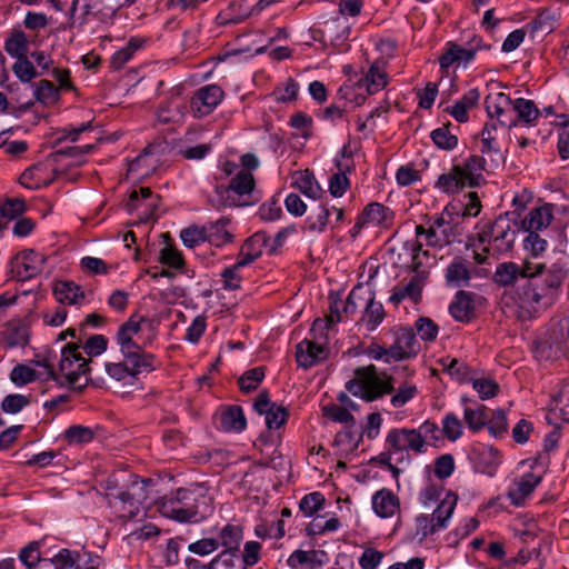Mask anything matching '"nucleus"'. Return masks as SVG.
Listing matches in <instances>:
<instances>
[{
    "instance_id": "obj_1",
    "label": "nucleus",
    "mask_w": 569,
    "mask_h": 569,
    "mask_svg": "<svg viewBox=\"0 0 569 569\" xmlns=\"http://www.w3.org/2000/svg\"><path fill=\"white\" fill-rule=\"evenodd\" d=\"M346 389L367 402L382 398L385 395H392L390 403L393 408H401L418 395L415 383L406 381L398 388L393 386V378L387 373H378L376 366L357 368L355 378L346 383Z\"/></svg>"
},
{
    "instance_id": "obj_2",
    "label": "nucleus",
    "mask_w": 569,
    "mask_h": 569,
    "mask_svg": "<svg viewBox=\"0 0 569 569\" xmlns=\"http://www.w3.org/2000/svg\"><path fill=\"white\" fill-rule=\"evenodd\" d=\"M210 498L189 489H178L172 497H164L159 502L163 517L179 522H199L212 511Z\"/></svg>"
},
{
    "instance_id": "obj_3",
    "label": "nucleus",
    "mask_w": 569,
    "mask_h": 569,
    "mask_svg": "<svg viewBox=\"0 0 569 569\" xmlns=\"http://www.w3.org/2000/svg\"><path fill=\"white\" fill-rule=\"evenodd\" d=\"M150 323L144 317L132 315L122 323L116 335L117 343L123 359L133 361L136 367H151L154 357L143 351L142 347L134 340L141 331L142 325Z\"/></svg>"
},
{
    "instance_id": "obj_4",
    "label": "nucleus",
    "mask_w": 569,
    "mask_h": 569,
    "mask_svg": "<svg viewBox=\"0 0 569 569\" xmlns=\"http://www.w3.org/2000/svg\"><path fill=\"white\" fill-rule=\"evenodd\" d=\"M417 347L418 342L413 330L410 328H399L396 331L395 342L389 348L371 342L366 353L373 360L391 363L415 357L417 355Z\"/></svg>"
},
{
    "instance_id": "obj_5",
    "label": "nucleus",
    "mask_w": 569,
    "mask_h": 569,
    "mask_svg": "<svg viewBox=\"0 0 569 569\" xmlns=\"http://www.w3.org/2000/svg\"><path fill=\"white\" fill-rule=\"evenodd\" d=\"M79 345L70 342L61 350V360L59 363L60 372L66 379L69 388L81 391L89 382V360L84 359L79 351Z\"/></svg>"
},
{
    "instance_id": "obj_6",
    "label": "nucleus",
    "mask_w": 569,
    "mask_h": 569,
    "mask_svg": "<svg viewBox=\"0 0 569 569\" xmlns=\"http://www.w3.org/2000/svg\"><path fill=\"white\" fill-rule=\"evenodd\" d=\"M254 178L250 171L240 169L228 186H218L216 194L217 206L243 207L253 203Z\"/></svg>"
},
{
    "instance_id": "obj_7",
    "label": "nucleus",
    "mask_w": 569,
    "mask_h": 569,
    "mask_svg": "<svg viewBox=\"0 0 569 569\" xmlns=\"http://www.w3.org/2000/svg\"><path fill=\"white\" fill-rule=\"evenodd\" d=\"M420 253L423 256H428L429 252L427 250H422V242L417 241L411 246V256H412V268L417 272L407 284L397 286L393 288L392 293L389 298V301L396 306H398L405 299H410L413 302H418L421 298V291L425 286V280L427 274L425 271H419L422 262L420 261Z\"/></svg>"
},
{
    "instance_id": "obj_8",
    "label": "nucleus",
    "mask_w": 569,
    "mask_h": 569,
    "mask_svg": "<svg viewBox=\"0 0 569 569\" xmlns=\"http://www.w3.org/2000/svg\"><path fill=\"white\" fill-rule=\"evenodd\" d=\"M481 244H490L495 253L501 254L512 249L516 229L507 217L497 218L488 229L478 234Z\"/></svg>"
},
{
    "instance_id": "obj_9",
    "label": "nucleus",
    "mask_w": 569,
    "mask_h": 569,
    "mask_svg": "<svg viewBox=\"0 0 569 569\" xmlns=\"http://www.w3.org/2000/svg\"><path fill=\"white\" fill-rule=\"evenodd\" d=\"M351 24L347 18L336 16L323 22L322 28L312 29V39L323 46H331L342 51L349 40Z\"/></svg>"
},
{
    "instance_id": "obj_10",
    "label": "nucleus",
    "mask_w": 569,
    "mask_h": 569,
    "mask_svg": "<svg viewBox=\"0 0 569 569\" xmlns=\"http://www.w3.org/2000/svg\"><path fill=\"white\" fill-rule=\"evenodd\" d=\"M386 446L390 452L397 453L411 451L419 455L426 451L423 440L420 438V435L416 429L408 428H396L390 430L386 438Z\"/></svg>"
},
{
    "instance_id": "obj_11",
    "label": "nucleus",
    "mask_w": 569,
    "mask_h": 569,
    "mask_svg": "<svg viewBox=\"0 0 569 569\" xmlns=\"http://www.w3.org/2000/svg\"><path fill=\"white\" fill-rule=\"evenodd\" d=\"M223 96V90L217 84H207L199 88L190 101L193 116L201 118L210 114L222 101Z\"/></svg>"
},
{
    "instance_id": "obj_12",
    "label": "nucleus",
    "mask_w": 569,
    "mask_h": 569,
    "mask_svg": "<svg viewBox=\"0 0 569 569\" xmlns=\"http://www.w3.org/2000/svg\"><path fill=\"white\" fill-rule=\"evenodd\" d=\"M360 300H363V288L361 286L355 287L348 295L346 301L335 299L330 303V313L327 320L330 325L342 321L355 315L360 306Z\"/></svg>"
},
{
    "instance_id": "obj_13",
    "label": "nucleus",
    "mask_w": 569,
    "mask_h": 569,
    "mask_svg": "<svg viewBox=\"0 0 569 569\" xmlns=\"http://www.w3.org/2000/svg\"><path fill=\"white\" fill-rule=\"evenodd\" d=\"M47 258L34 251L24 250L14 258V272L17 277L24 281L39 274L43 270Z\"/></svg>"
},
{
    "instance_id": "obj_14",
    "label": "nucleus",
    "mask_w": 569,
    "mask_h": 569,
    "mask_svg": "<svg viewBox=\"0 0 569 569\" xmlns=\"http://www.w3.org/2000/svg\"><path fill=\"white\" fill-rule=\"evenodd\" d=\"M546 419L556 427L569 422V382L562 383L552 395Z\"/></svg>"
},
{
    "instance_id": "obj_15",
    "label": "nucleus",
    "mask_w": 569,
    "mask_h": 569,
    "mask_svg": "<svg viewBox=\"0 0 569 569\" xmlns=\"http://www.w3.org/2000/svg\"><path fill=\"white\" fill-rule=\"evenodd\" d=\"M471 278V263L460 256L455 257L445 270L446 286L449 288L468 287Z\"/></svg>"
},
{
    "instance_id": "obj_16",
    "label": "nucleus",
    "mask_w": 569,
    "mask_h": 569,
    "mask_svg": "<svg viewBox=\"0 0 569 569\" xmlns=\"http://www.w3.org/2000/svg\"><path fill=\"white\" fill-rule=\"evenodd\" d=\"M471 459L476 470L488 476H493L501 462L499 451L485 445H478L471 450Z\"/></svg>"
},
{
    "instance_id": "obj_17",
    "label": "nucleus",
    "mask_w": 569,
    "mask_h": 569,
    "mask_svg": "<svg viewBox=\"0 0 569 569\" xmlns=\"http://www.w3.org/2000/svg\"><path fill=\"white\" fill-rule=\"evenodd\" d=\"M511 114L507 128L517 127L519 124L533 126L540 112L532 100L518 98L512 100Z\"/></svg>"
},
{
    "instance_id": "obj_18",
    "label": "nucleus",
    "mask_w": 569,
    "mask_h": 569,
    "mask_svg": "<svg viewBox=\"0 0 569 569\" xmlns=\"http://www.w3.org/2000/svg\"><path fill=\"white\" fill-rule=\"evenodd\" d=\"M485 106L490 119L496 118L501 126L507 127L512 109V99L508 94L503 92L488 94Z\"/></svg>"
},
{
    "instance_id": "obj_19",
    "label": "nucleus",
    "mask_w": 569,
    "mask_h": 569,
    "mask_svg": "<svg viewBox=\"0 0 569 569\" xmlns=\"http://www.w3.org/2000/svg\"><path fill=\"white\" fill-rule=\"evenodd\" d=\"M327 358V350L322 345L305 339L297 345L296 360L299 367L309 369Z\"/></svg>"
},
{
    "instance_id": "obj_20",
    "label": "nucleus",
    "mask_w": 569,
    "mask_h": 569,
    "mask_svg": "<svg viewBox=\"0 0 569 569\" xmlns=\"http://www.w3.org/2000/svg\"><path fill=\"white\" fill-rule=\"evenodd\" d=\"M343 160L337 161L338 172L333 173L329 179V190L333 197H341L347 188L349 187V180L347 178V171L352 166L351 152L348 151V147H343L341 150Z\"/></svg>"
},
{
    "instance_id": "obj_21",
    "label": "nucleus",
    "mask_w": 569,
    "mask_h": 569,
    "mask_svg": "<svg viewBox=\"0 0 569 569\" xmlns=\"http://www.w3.org/2000/svg\"><path fill=\"white\" fill-rule=\"evenodd\" d=\"M543 284H540L539 279L536 282H530V288L525 290V301L530 303H540L552 290L559 288L561 277L557 272H548L545 277Z\"/></svg>"
},
{
    "instance_id": "obj_22",
    "label": "nucleus",
    "mask_w": 569,
    "mask_h": 569,
    "mask_svg": "<svg viewBox=\"0 0 569 569\" xmlns=\"http://www.w3.org/2000/svg\"><path fill=\"white\" fill-rule=\"evenodd\" d=\"M388 83V76L379 62H373L365 76L357 82L359 89H365L368 94H375Z\"/></svg>"
},
{
    "instance_id": "obj_23",
    "label": "nucleus",
    "mask_w": 569,
    "mask_h": 569,
    "mask_svg": "<svg viewBox=\"0 0 569 569\" xmlns=\"http://www.w3.org/2000/svg\"><path fill=\"white\" fill-rule=\"evenodd\" d=\"M475 51L469 49L467 46H459L453 42L447 44L445 53L439 58L441 69H448L449 67L457 64H468L475 59Z\"/></svg>"
},
{
    "instance_id": "obj_24",
    "label": "nucleus",
    "mask_w": 569,
    "mask_h": 569,
    "mask_svg": "<svg viewBox=\"0 0 569 569\" xmlns=\"http://www.w3.org/2000/svg\"><path fill=\"white\" fill-rule=\"evenodd\" d=\"M270 242V238L266 232L259 231L249 237L241 247L239 252V259H242L248 264L252 263L257 260L262 253L263 250H268V246Z\"/></svg>"
},
{
    "instance_id": "obj_25",
    "label": "nucleus",
    "mask_w": 569,
    "mask_h": 569,
    "mask_svg": "<svg viewBox=\"0 0 569 569\" xmlns=\"http://www.w3.org/2000/svg\"><path fill=\"white\" fill-rule=\"evenodd\" d=\"M473 293L460 290L449 306L450 315L460 322H469L475 316Z\"/></svg>"
},
{
    "instance_id": "obj_26",
    "label": "nucleus",
    "mask_w": 569,
    "mask_h": 569,
    "mask_svg": "<svg viewBox=\"0 0 569 569\" xmlns=\"http://www.w3.org/2000/svg\"><path fill=\"white\" fill-rule=\"evenodd\" d=\"M159 197L152 196V191L148 187H141L139 190H133L127 202V208L129 211L137 210L141 207L146 209L147 220L153 216L154 210L158 207Z\"/></svg>"
},
{
    "instance_id": "obj_27",
    "label": "nucleus",
    "mask_w": 569,
    "mask_h": 569,
    "mask_svg": "<svg viewBox=\"0 0 569 569\" xmlns=\"http://www.w3.org/2000/svg\"><path fill=\"white\" fill-rule=\"evenodd\" d=\"M399 506V498L389 489L382 488L372 496V508L381 518L392 517Z\"/></svg>"
},
{
    "instance_id": "obj_28",
    "label": "nucleus",
    "mask_w": 569,
    "mask_h": 569,
    "mask_svg": "<svg viewBox=\"0 0 569 569\" xmlns=\"http://www.w3.org/2000/svg\"><path fill=\"white\" fill-rule=\"evenodd\" d=\"M392 220V212L382 203H369L362 214L359 217L355 228H361L366 224L380 226Z\"/></svg>"
},
{
    "instance_id": "obj_29",
    "label": "nucleus",
    "mask_w": 569,
    "mask_h": 569,
    "mask_svg": "<svg viewBox=\"0 0 569 569\" xmlns=\"http://www.w3.org/2000/svg\"><path fill=\"white\" fill-rule=\"evenodd\" d=\"M540 477L532 472H527L519 480L515 481L513 487L508 491V497L511 499L513 505L520 506L540 483Z\"/></svg>"
},
{
    "instance_id": "obj_30",
    "label": "nucleus",
    "mask_w": 569,
    "mask_h": 569,
    "mask_svg": "<svg viewBox=\"0 0 569 569\" xmlns=\"http://www.w3.org/2000/svg\"><path fill=\"white\" fill-rule=\"evenodd\" d=\"M367 297H363V300H360V303H365V311L361 317V322H363L368 330H375L385 318V309L382 303L376 301L372 292L367 291Z\"/></svg>"
},
{
    "instance_id": "obj_31",
    "label": "nucleus",
    "mask_w": 569,
    "mask_h": 569,
    "mask_svg": "<svg viewBox=\"0 0 569 569\" xmlns=\"http://www.w3.org/2000/svg\"><path fill=\"white\" fill-rule=\"evenodd\" d=\"M1 333L10 348L26 346L30 336L29 327L22 320L7 322Z\"/></svg>"
},
{
    "instance_id": "obj_32",
    "label": "nucleus",
    "mask_w": 569,
    "mask_h": 569,
    "mask_svg": "<svg viewBox=\"0 0 569 569\" xmlns=\"http://www.w3.org/2000/svg\"><path fill=\"white\" fill-rule=\"evenodd\" d=\"M153 370L151 367H136L133 361L123 360L121 362H108L106 363V371L112 379L117 381H126L129 378H134L141 372H148Z\"/></svg>"
},
{
    "instance_id": "obj_33",
    "label": "nucleus",
    "mask_w": 569,
    "mask_h": 569,
    "mask_svg": "<svg viewBox=\"0 0 569 569\" xmlns=\"http://www.w3.org/2000/svg\"><path fill=\"white\" fill-rule=\"evenodd\" d=\"M486 160L481 156L472 154L465 160L463 163L458 164L462 171L465 182L468 187L473 188L479 186L482 180V172L485 170Z\"/></svg>"
},
{
    "instance_id": "obj_34",
    "label": "nucleus",
    "mask_w": 569,
    "mask_h": 569,
    "mask_svg": "<svg viewBox=\"0 0 569 569\" xmlns=\"http://www.w3.org/2000/svg\"><path fill=\"white\" fill-rule=\"evenodd\" d=\"M533 352L538 360L545 361L555 360L567 355L549 332L535 342Z\"/></svg>"
},
{
    "instance_id": "obj_35",
    "label": "nucleus",
    "mask_w": 569,
    "mask_h": 569,
    "mask_svg": "<svg viewBox=\"0 0 569 569\" xmlns=\"http://www.w3.org/2000/svg\"><path fill=\"white\" fill-rule=\"evenodd\" d=\"M435 187L445 193H456L468 184L465 182L460 167L455 164L449 172L439 176Z\"/></svg>"
},
{
    "instance_id": "obj_36",
    "label": "nucleus",
    "mask_w": 569,
    "mask_h": 569,
    "mask_svg": "<svg viewBox=\"0 0 569 569\" xmlns=\"http://www.w3.org/2000/svg\"><path fill=\"white\" fill-rule=\"evenodd\" d=\"M220 425L224 431L241 432L247 427L243 410L239 406H229L221 411Z\"/></svg>"
},
{
    "instance_id": "obj_37",
    "label": "nucleus",
    "mask_w": 569,
    "mask_h": 569,
    "mask_svg": "<svg viewBox=\"0 0 569 569\" xmlns=\"http://www.w3.org/2000/svg\"><path fill=\"white\" fill-rule=\"evenodd\" d=\"M53 293L60 303L79 305L84 299V292L81 287L72 281H58Z\"/></svg>"
},
{
    "instance_id": "obj_38",
    "label": "nucleus",
    "mask_w": 569,
    "mask_h": 569,
    "mask_svg": "<svg viewBox=\"0 0 569 569\" xmlns=\"http://www.w3.org/2000/svg\"><path fill=\"white\" fill-rule=\"evenodd\" d=\"M416 236L425 237V242L429 247H443L451 242V228H426L422 224L416 226Z\"/></svg>"
},
{
    "instance_id": "obj_39",
    "label": "nucleus",
    "mask_w": 569,
    "mask_h": 569,
    "mask_svg": "<svg viewBox=\"0 0 569 569\" xmlns=\"http://www.w3.org/2000/svg\"><path fill=\"white\" fill-rule=\"evenodd\" d=\"M552 214L547 207L533 208L522 220V228L528 232H538L550 224Z\"/></svg>"
},
{
    "instance_id": "obj_40",
    "label": "nucleus",
    "mask_w": 569,
    "mask_h": 569,
    "mask_svg": "<svg viewBox=\"0 0 569 569\" xmlns=\"http://www.w3.org/2000/svg\"><path fill=\"white\" fill-rule=\"evenodd\" d=\"M292 184L305 196L313 200H316L322 191L313 173L309 170L296 172Z\"/></svg>"
},
{
    "instance_id": "obj_41",
    "label": "nucleus",
    "mask_w": 569,
    "mask_h": 569,
    "mask_svg": "<svg viewBox=\"0 0 569 569\" xmlns=\"http://www.w3.org/2000/svg\"><path fill=\"white\" fill-rule=\"evenodd\" d=\"M229 222V218L222 217L218 219L216 222L206 226L207 239L211 244L216 247H221L232 241V234L226 229Z\"/></svg>"
},
{
    "instance_id": "obj_42",
    "label": "nucleus",
    "mask_w": 569,
    "mask_h": 569,
    "mask_svg": "<svg viewBox=\"0 0 569 569\" xmlns=\"http://www.w3.org/2000/svg\"><path fill=\"white\" fill-rule=\"evenodd\" d=\"M330 209L325 203H315L306 220V228L311 232H322L328 223Z\"/></svg>"
},
{
    "instance_id": "obj_43",
    "label": "nucleus",
    "mask_w": 569,
    "mask_h": 569,
    "mask_svg": "<svg viewBox=\"0 0 569 569\" xmlns=\"http://www.w3.org/2000/svg\"><path fill=\"white\" fill-rule=\"evenodd\" d=\"M520 266L516 262H502L496 268L493 280L502 287L513 286L520 276Z\"/></svg>"
},
{
    "instance_id": "obj_44",
    "label": "nucleus",
    "mask_w": 569,
    "mask_h": 569,
    "mask_svg": "<svg viewBox=\"0 0 569 569\" xmlns=\"http://www.w3.org/2000/svg\"><path fill=\"white\" fill-rule=\"evenodd\" d=\"M456 505L457 496L448 492L431 515V517L435 518L436 526H438V528L443 529L447 527V522L451 518Z\"/></svg>"
},
{
    "instance_id": "obj_45",
    "label": "nucleus",
    "mask_w": 569,
    "mask_h": 569,
    "mask_svg": "<svg viewBox=\"0 0 569 569\" xmlns=\"http://www.w3.org/2000/svg\"><path fill=\"white\" fill-rule=\"evenodd\" d=\"M242 540V528L238 525L228 523L219 533V546L224 550L239 551V546Z\"/></svg>"
},
{
    "instance_id": "obj_46",
    "label": "nucleus",
    "mask_w": 569,
    "mask_h": 569,
    "mask_svg": "<svg viewBox=\"0 0 569 569\" xmlns=\"http://www.w3.org/2000/svg\"><path fill=\"white\" fill-rule=\"evenodd\" d=\"M463 419L470 430L479 431L487 425L488 409L483 405H479L476 408L466 407Z\"/></svg>"
},
{
    "instance_id": "obj_47",
    "label": "nucleus",
    "mask_w": 569,
    "mask_h": 569,
    "mask_svg": "<svg viewBox=\"0 0 569 569\" xmlns=\"http://www.w3.org/2000/svg\"><path fill=\"white\" fill-rule=\"evenodd\" d=\"M118 498L123 506H129L128 513L132 518L138 513V505L144 498L143 487L137 482L132 485L131 491H120Z\"/></svg>"
},
{
    "instance_id": "obj_48",
    "label": "nucleus",
    "mask_w": 569,
    "mask_h": 569,
    "mask_svg": "<svg viewBox=\"0 0 569 569\" xmlns=\"http://www.w3.org/2000/svg\"><path fill=\"white\" fill-rule=\"evenodd\" d=\"M142 39L132 38L129 42L118 51H116L111 58V64L114 69H121L133 56V53L143 46Z\"/></svg>"
},
{
    "instance_id": "obj_49",
    "label": "nucleus",
    "mask_w": 569,
    "mask_h": 569,
    "mask_svg": "<svg viewBox=\"0 0 569 569\" xmlns=\"http://www.w3.org/2000/svg\"><path fill=\"white\" fill-rule=\"evenodd\" d=\"M27 49L28 39L26 34L20 30L13 31L6 40L4 50L9 56L13 58L19 59L26 57Z\"/></svg>"
},
{
    "instance_id": "obj_50",
    "label": "nucleus",
    "mask_w": 569,
    "mask_h": 569,
    "mask_svg": "<svg viewBox=\"0 0 569 569\" xmlns=\"http://www.w3.org/2000/svg\"><path fill=\"white\" fill-rule=\"evenodd\" d=\"M430 137L433 143L442 150H453L458 144V138L451 133L448 124L432 130Z\"/></svg>"
},
{
    "instance_id": "obj_51",
    "label": "nucleus",
    "mask_w": 569,
    "mask_h": 569,
    "mask_svg": "<svg viewBox=\"0 0 569 569\" xmlns=\"http://www.w3.org/2000/svg\"><path fill=\"white\" fill-rule=\"evenodd\" d=\"M36 99L43 104H53L60 98L57 87L49 80H40L34 90Z\"/></svg>"
},
{
    "instance_id": "obj_52",
    "label": "nucleus",
    "mask_w": 569,
    "mask_h": 569,
    "mask_svg": "<svg viewBox=\"0 0 569 569\" xmlns=\"http://www.w3.org/2000/svg\"><path fill=\"white\" fill-rule=\"evenodd\" d=\"M264 378V368L256 367L246 371L239 379L238 385L241 391L248 393L256 390Z\"/></svg>"
},
{
    "instance_id": "obj_53",
    "label": "nucleus",
    "mask_w": 569,
    "mask_h": 569,
    "mask_svg": "<svg viewBox=\"0 0 569 569\" xmlns=\"http://www.w3.org/2000/svg\"><path fill=\"white\" fill-rule=\"evenodd\" d=\"M248 266L246 261L242 259L237 260L234 264L229 268H226L221 274L223 280V288L228 290H237L240 288V282L242 277L239 273V270L243 267Z\"/></svg>"
},
{
    "instance_id": "obj_54",
    "label": "nucleus",
    "mask_w": 569,
    "mask_h": 569,
    "mask_svg": "<svg viewBox=\"0 0 569 569\" xmlns=\"http://www.w3.org/2000/svg\"><path fill=\"white\" fill-rule=\"evenodd\" d=\"M93 437V430L81 425L71 426L64 431V439L70 445L88 443Z\"/></svg>"
},
{
    "instance_id": "obj_55",
    "label": "nucleus",
    "mask_w": 569,
    "mask_h": 569,
    "mask_svg": "<svg viewBox=\"0 0 569 569\" xmlns=\"http://www.w3.org/2000/svg\"><path fill=\"white\" fill-rule=\"evenodd\" d=\"M180 238L183 244L188 248H193L207 239V227L191 226L180 232Z\"/></svg>"
},
{
    "instance_id": "obj_56",
    "label": "nucleus",
    "mask_w": 569,
    "mask_h": 569,
    "mask_svg": "<svg viewBox=\"0 0 569 569\" xmlns=\"http://www.w3.org/2000/svg\"><path fill=\"white\" fill-rule=\"evenodd\" d=\"M41 167L40 166H33L29 169H27L21 176H20V183L28 188V189H38L42 186H49L53 179L46 180L40 177Z\"/></svg>"
},
{
    "instance_id": "obj_57",
    "label": "nucleus",
    "mask_w": 569,
    "mask_h": 569,
    "mask_svg": "<svg viewBox=\"0 0 569 569\" xmlns=\"http://www.w3.org/2000/svg\"><path fill=\"white\" fill-rule=\"evenodd\" d=\"M12 71L21 82H30L39 76L34 66L27 57L17 59L12 66Z\"/></svg>"
},
{
    "instance_id": "obj_58",
    "label": "nucleus",
    "mask_w": 569,
    "mask_h": 569,
    "mask_svg": "<svg viewBox=\"0 0 569 569\" xmlns=\"http://www.w3.org/2000/svg\"><path fill=\"white\" fill-rule=\"evenodd\" d=\"M555 14L548 10H541L537 17L528 24L532 32L549 33L553 30Z\"/></svg>"
},
{
    "instance_id": "obj_59",
    "label": "nucleus",
    "mask_w": 569,
    "mask_h": 569,
    "mask_svg": "<svg viewBox=\"0 0 569 569\" xmlns=\"http://www.w3.org/2000/svg\"><path fill=\"white\" fill-rule=\"evenodd\" d=\"M54 569H79L80 556L68 549H61L52 559Z\"/></svg>"
},
{
    "instance_id": "obj_60",
    "label": "nucleus",
    "mask_w": 569,
    "mask_h": 569,
    "mask_svg": "<svg viewBox=\"0 0 569 569\" xmlns=\"http://www.w3.org/2000/svg\"><path fill=\"white\" fill-rule=\"evenodd\" d=\"M548 332L562 347L563 351L569 353V318L559 320Z\"/></svg>"
},
{
    "instance_id": "obj_61",
    "label": "nucleus",
    "mask_w": 569,
    "mask_h": 569,
    "mask_svg": "<svg viewBox=\"0 0 569 569\" xmlns=\"http://www.w3.org/2000/svg\"><path fill=\"white\" fill-rule=\"evenodd\" d=\"M325 505V497L320 492H312L306 495L299 502V509L305 516L310 517L318 510L322 509Z\"/></svg>"
},
{
    "instance_id": "obj_62",
    "label": "nucleus",
    "mask_w": 569,
    "mask_h": 569,
    "mask_svg": "<svg viewBox=\"0 0 569 569\" xmlns=\"http://www.w3.org/2000/svg\"><path fill=\"white\" fill-rule=\"evenodd\" d=\"M442 432L446 438L456 441L462 435V423L460 419L452 412L445 416L442 420Z\"/></svg>"
},
{
    "instance_id": "obj_63",
    "label": "nucleus",
    "mask_w": 569,
    "mask_h": 569,
    "mask_svg": "<svg viewBox=\"0 0 569 569\" xmlns=\"http://www.w3.org/2000/svg\"><path fill=\"white\" fill-rule=\"evenodd\" d=\"M38 379L37 371L26 365H17L10 372V380L16 386H24Z\"/></svg>"
},
{
    "instance_id": "obj_64",
    "label": "nucleus",
    "mask_w": 569,
    "mask_h": 569,
    "mask_svg": "<svg viewBox=\"0 0 569 569\" xmlns=\"http://www.w3.org/2000/svg\"><path fill=\"white\" fill-rule=\"evenodd\" d=\"M237 552L236 550H223L210 562L211 569H241L237 565Z\"/></svg>"
}]
</instances>
